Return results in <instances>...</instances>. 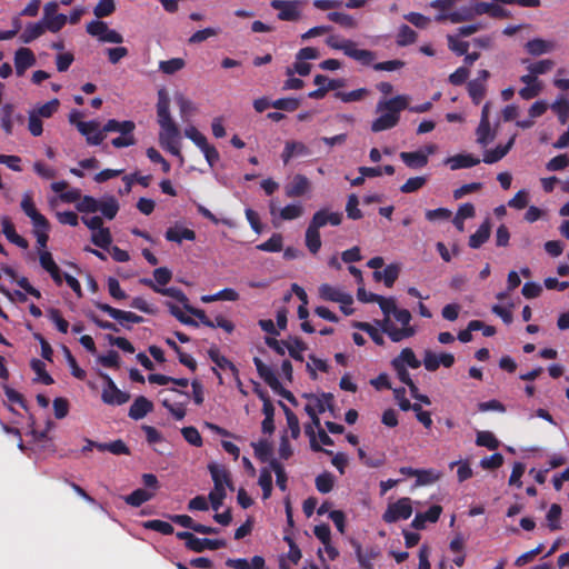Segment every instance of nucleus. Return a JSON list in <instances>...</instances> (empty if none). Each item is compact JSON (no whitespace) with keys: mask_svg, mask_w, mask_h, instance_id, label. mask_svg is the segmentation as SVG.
<instances>
[{"mask_svg":"<svg viewBox=\"0 0 569 569\" xmlns=\"http://www.w3.org/2000/svg\"><path fill=\"white\" fill-rule=\"evenodd\" d=\"M157 116L158 123L161 128V132L159 134L160 146L171 154L178 157L182 164L184 159L179 143L180 131L171 118L170 100L163 89L158 92Z\"/></svg>","mask_w":569,"mask_h":569,"instance_id":"f257e3e1","label":"nucleus"},{"mask_svg":"<svg viewBox=\"0 0 569 569\" xmlns=\"http://www.w3.org/2000/svg\"><path fill=\"white\" fill-rule=\"evenodd\" d=\"M408 97L398 94L387 100H380L377 103V112L381 114L371 123L372 132H381L395 128L400 120V113L408 108Z\"/></svg>","mask_w":569,"mask_h":569,"instance_id":"f03ea898","label":"nucleus"},{"mask_svg":"<svg viewBox=\"0 0 569 569\" xmlns=\"http://www.w3.org/2000/svg\"><path fill=\"white\" fill-rule=\"evenodd\" d=\"M328 47L335 50H341L343 53L363 66H370L376 59V53L366 49H357L352 40L341 39L338 36H329L326 40Z\"/></svg>","mask_w":569,"mask_h":569,"instance_id":"7ed1b4c3","label":"nucleus"},{"mask_svg":"<svg viewBox=\"0 0 569 569\" xmlns=\"http://www.w3.org/2000/svg\"><path fill=\"white\" fill-rule=\"evenodd\" d=\"M393 316L396 320L402 325L401 329L395 327L389 318H385L380 322L382 331L388 335L391 341L399 342L406 338L412 337L416 333L415 328L409 325L411 320V313L409 310L397 309Z\"/></svg>","mask_w":569,"mask_h":569,"instance_id":"20e7f679","label":"nucleus"},{"mask_svg":"<svg viewBox=\"0 0 569 569\" xmlns=\"http://www.w3.org/2000/svg\"><path fill=\"white\" fill-rule=\"evenodd\" d=\"M179 540H183L186 548L193 552H203L204 550H218L227 546L223 539L198 538L189 531H178L176 533Z\"/></svg>","mask_w":569,"mask_h":569,"instance_id":"39448f33","label":"nucleus"},{"mask_svg":"<svg viewBox=\"0 0 569 569\" xmlns=\"http://www.w3.org/2000/svg\"><path fill=\"white\" fill-rule=\"evenodd\" d=\"M99 376L104 381L101 399L106 405L121 406L129 401L130 395L120 390L108 373L100 372Z\"/></svg>","mask_w":569,"mask_h":569,"instance_id":"423d86ee","label":"nucleus"},{"mask_svg":"<svg viewBox=\"0 0 569 569\" xmlns=\"http://www.w3.org/2000/svg\"><path fill=\"white\" fill-rule=\"evenodd\" d=\"M412 515L410 498H400L393 503H389L382 515V520L387 523H395L399 520H407Z\"/></svg>","mask_w":569,"mask_h":569,"instance_id":"0eeeda50","label":"nucleus"},{"mask_svg":"<svg viewBox=\"0 0 569 569\" xmlns=\"http://www.w3.org/2000/svg\"><path fill=\"white\" fill-rule=\"evenodd\" d=\"M271 8L278 10V19L281 21H298L301 18L299 0H271Z\"/></svg>","mask_w":569,"mask_h":569,"instance_id":"6e6552de","label":"nucleus"},{"mask_svg":"<svg viewBox=\"0 0 569 569\" xmlns=\"http://www.w3.org/2000/svg\"><path fill=\"white\" fill-rule=\"evenodd\" d=\"M94 306L99 310L108 313L112 319L119 321V323L122 327H124L126 329H131V327L128 325L129 322L141 323L144 321L143 317H141L134 312L120 310V309L113 308L110 305L104 303V302L96 301Z\"/></svg>","mask_w":569,"mask_h":569,"instance_id":"1a4fd4ad","label":"nucleus"},{"mask_svg":"<svg viewBox=\"0 0 569 569\" xmlns=\"http://www.w3.org/2000/svg\"><path fill=\"white\" fill-rule=\"evenodd\" d=\"M78 131L86 136L87 143L90 146H99L106 138L103 128L99 130V122L91 121H79L77 123Z\"/></svg>","mask_w":569,"mask_h":569,"instance_id":"9d476101","label":"nucleus"},{"mask_svg":"<svg viewBox=\"0 0 569 569\" xmlns=\"http://www.w3.org/2000/svg\"><path fill=\"white\" fill-rule=\"evenodd\" d=\"M42 20L47 24L49 31L58 32L64 27L67 22V16L63 13H58L57 2H48L44 6V14Z\"/></svg>","mask_w":569,"mask_h":569,"instance_id":"9b49d317","label":"nucleus"},{"mask_svg":"<svg viewBox=\"0 0 569 569\" xmlns=\"http://www.w3.org/2000/svg\"><path fill=\"white\" fill-rule=\"evenodd\" d=\"M20 206L26 216L31 219L33 227L46 228L48 226V219L37 210L31 192L23 194Z\"/></svg>","mask_w":569,"mask_h":569,"instance_id":"f8f14e48","label":"nucleus"},{"mask_svg":"<svg viewBox=\"0 0 569 569\" xmlns=\"http://www.w3.org/2000/svg\"><path fill=\"white\" fill-rule=\"evenodd\" d=\"M342 218L343 216L341 212H331L323 208L313 213L309 224L320 230V228H323L327 224H341Z\"/></svg>","mask_w":569,"mask_h":569,"instance_id":"ddd939ff","label":"nucleus"},{"mask_svg":"<svg viewBox=\"0 0 569 569\" xmlns=\"http://www.w3.org/2000/svg\"><path fill=\"white\" fill-rule=\"evenodd\" d=\"M140 283L144 284L157 293L173 298L178 302L182 303L183 308H186V306L189 303V299L186 293L177 287L161 288L157 286L152 279L149 278L141 279Z\"/></svg>","mask_w":569,"mask_h":569,"instance_id":"4468645a","label":"nucleus"},{"mask_svg":"<svg viewBox=\"0 0 569 569\" xmlns=\"http://www.w3.org/2000/svg\"><path fill=\"white\" fill-rule=\"evenodd\" d=\"M319 297L326 301L339 302L341 305H352L353 299L349 293L340 291L338 288L323 283L319 287Z\"/></svg>","mask_w":569,"mask_h":569,"instance_id":"2eb2a0df","label":"nucleus"},{"mask_svg":"<svg viewBox=\"0 0 569 569\" xmlns=\"http://www.w3.org/2000/svg\"><path fill=\"white\" fill-rule=\"evenodd\" d=\"M310 189L309 179L300 173L293 176L292 180L286 184L284 193L288 198H299L305 196Z\"/></svg>","mask_w":569,"mask_h":569,"instance_id":"dca6fc26","label":"nucleus"},{"mask_svg":"<svg viewBox=\"0 0 569 569\" xmlns=\"http://www.w3.org/2000/svg\"><path fill=\"white\" fill-rule=\"evenodd\" d=\"M441 512V506L432 505L427 511L418 512L415 516L411 526L417 530L425 529L426 522H437L440 518Z\"/></svg>","mask_w":569,"mask_h":569,"instance_id":"f3484780","label":"nucleus"},{"mask_svg":"<svg viewBox=\"0 0 569 569\" xmlns=\"http://www.w3.org/2000/svg\"><path fill=\"white\" fill-rule=\"evenodd\" d=\"M208 469L210 471L214 488H217L218 482L220 485V488L226 489V487H228L230 490H234L233 483L230 478V472L224 466L209 463Z\"/></svg>","mask_w":569,"mask_h":569,"instance_id":"a211bd4d","label":"nucleus"},{"mask_svg":"<svg viewBox=\"0 0 569 569\" xmlns=\"http://www.w3.org/2000/svg\"><path fill=\"white\" fill-rule=\"evenodd\" d=\"M36 63V56L29 48H19L14 53V67L18 76H22L24 71Z\"/></svg>","mask_w":569,"mask_h":569,"instance_id":"6ab92c4d","label":"nucleus"},{"mask_svg":"<svg viewBox=\"0 0 569 569\" xmlns=\"http://www.w3.org/2000/svg\"><path fill=\"white\" fill-rule=\"evenodd\" d=\"M310 149L300 141H287L281 153V159L284 164H288L289 161L295 157H303L309 156Z\"/></svg>","mask_w":569,"mask_h":569,"instance_id":"aec40b11","label":"nucleus"},{"mask_svg":"<svg viewBox=\"0 0 569 569\" xmlns=\"http://www.w3.org/2000/svg\"><path fill=\"white\" fill-rule=\"evenodd\" d=\"M153 410V403L143 396H139L134 399L129 408L128 416L133 420H140L144 418L149 412Z\"/></svg>","mask_w":569,"mask_h":569,"instance_id":"412c9836","label":"nucleus"},{"mask_svg":"<svg viewBox=\"0 0 569 569\" xmlns=\"http://www.w3.org/2000/svg\"><path fill=\"white\" fill-rule=\"evenodd\" d=\"M1 226L3 234L11 243L18 246L21 249H27L29 247L28 240L17 233L14 224L9 217H2Z\"/></svg>","mask_w":569,"mask_h":569,"instance_id":"4be33fe9","label":"nucleus"},{"mask_svg":"<svg viewBox=\"0 0 569 569\" xmlns=\"http://www.w3.org/2000/svg\"><path fill=\"white\" fill-rule=\"evenodd\" d=\"M253 363L256 366L257 372L259 377L271 388L277 389L280 387V381L277 378L274 371L267 366L259 357L253 358Z\"/></svg>","mask_w":569,"mask_h":569,"instance_id":"5701e85b","label":"nucleus"},{"mask_svg":"<svg viewBox=\"0 0 569 569\" xmlns=\"http://www.w3.org/2000/svg\"><path fill=\"white\" fill-rule=\"evenodd\" d=\"M451 170L471 168L480 163V159L471 153H459L446 160Z\"/></svg>","mask_w":569,"mask_h":569,"instance_id":"b1692460","label":"nucleus"},{"mask_svg":"<svg viewBox=\"0 0 569 569\" xmlns=\"http://www.w3.org/2000/svg\"><path fill=\"white\" fill-rule=\"evenodd\" d=\"M400 159L403 163L411 169H420L428 164V153L423 150L413 152H400Z\"/></svg>","mask_w":569,"mask_h":569,"instance_id":"393cba45","label":"nucleus"},{"mask_svg":"<svg viewBox=\"0 0 569 569\" xmlns=\"http://www.w3.org/2000/svg\"><path fill=\"white\" fill-rule=\"evenodd\" d=\"M164 238L168 241L181 243L183 240L193 241L196 239V232L192 229L177 224L167 229Z\"/></svg>","mask_w":569,"mask_h":569,"instance_id":"a878e982","label":"nucleus"},{"mask_svg":"<svg viewBox=\"0 0 569 569\" xmlns=\"http://www.w3.org/2000/svg\"><path fill=\"white\" fill-rule=\"evenodd\" d=\"M513 143L515 136H512L506 144H499L495 149L487 150L483 154L482 161L489 164L500 161L510 151Z\"/></svg>","mask_w":569,"mask_h":569,"instance_id":"bb28decb","label":"nucleus"},{"mask_svg":"<svg viewBox=\"0 0 569 569\" xmlns=\"http://www.w3.org/2000/svg\"><path fill=\"white\" fill-rule=\"evenodd\" d=\"M555 47L556 44L553 41L543 40L540 38L531 39L525 46L527 52L531 56H541L543 53L551 52Z\"/></svg>","mask_w":569,"mask_h":569,"instance_id":"cd10ccee","label":"nucleus"},{"mask_svg":"<svg viewBox=\"0 0 569 569\" xmlns=\"http://www.w3.org/2000/svg\"><path fill=\"white\" fill-rule=\"evenodd\" d=\"M46 30H48V28L43 20L39 22H30L26 26L23 32L20 34V40L23 43H30L41 37Z\"/></svg>","mask_w":569,"mask_h":569,"instance_id":"c85d7f7f","label":"nucleus"},{"mask_svg":"<svg viewBox=\"0 0 569 569\" xmlns=\"http://www.w3.org/2000/svg\"><path fill=\"white\" fill-rule=\"evenodd\" d=\"M491 226L489 220H485L477 231L472 233L469 238V247L472 249H479L483 243H486L490 237Z\"/></svg>","mask_w":569,"mask_h":569,"instance_id":"c756f323","label":"nucleus"},{"mask_svg":"<svg viewBox=\"0 0 569 569\" xmlns=\"http://www.w3.org/2000/svg\"><path fill=\"white\" fill-rule=\"evenodd\" d=\"M136 123L131 120L118 121L116 119L108 120L103 126L104 134L108 132H120L121 134L133 133Z\"/></svg>","mask_w":569,"mask_h":569,"instance_id":"7c9ffc66","label":"nucleus"},{"mask_svg":"<svg viewBox=\"0 0 569 569\" xmlns=\"http://www.w3.org/2000/svg\"><path fill=\"white\" fill-rule=\"evenodd\" d=\"M305 242L310 253L317 254L322 244L319 229L309 224L306 230Z\"/></svg>","mask_w":569,"mask_h":569,"instance_id":"2f4dec72","label":"nucleus"},{"mask_svg":"<svg viewBox=\"0 0 569 569\" xmlns=\"http://www.w3.org/2000/svg\"><path fill=\"white\" fill-rule=\"evenodd\" d=\"M208 356L209 358L211 359L212 362H214V365L217 367H219L220 369L222 370H230L232 371L234 375L238 373V369L237 367L234 366L233 362H231L228 358H226L224 356L220 355V351L219 349L216 347V346H212L209 350H208Z\"/></svg>","mask_w":569,"mask_h":569,"instance_id":"473e14b6","label":"nucleus"},{"mask_svg":"<svg viewBox=\"0 0 569 569\" xmlns=\"http://www.w3.org/2000/svg\"><path fill=\"white\" fill-rule=\"evenodd\" d=\"M238 299L239 293L232 288H224L213 295H206L201 297V301L204 303H210L219 300L237 301Z\"/></svg>","mask_w":569,"mask_h":569,"instance_id":"72a5a7b5","label":"nucleus"},{"mask_svg":"<svg viewBox=\"0 0 569 569\" xmlns=\"http://www.w3.org/2000/svg\"><path fill=\"white\" fill-rule=\"evenodd\" d=\"M98 211H100L104 218L112 220L119 211V203L114 197H108L103 200H99Z\"/></svg>","mask_w":569,"mask_h":569,"instance_id":"f704fd0d","label":"nucleus"},{"mask_svg":"<svg viewBox=\"0 0 569 569\" xmlns=\"http://www.w3.org/2000/svg\"><path fill=\"white\" fill-rule=\"evenodd\" d=\"M153 496V492H149L146 489L139 488L133 490L130 495L126 496L124 501L131 507H140L144 502L151 500Z\"/></svg>","mask_w":569,"mask_h":569,"instance_id":"c9c22d12","label":"nucleus"},{"mask_svg":"<svg viewBox=\"0 0 569 569\" xmlns=\"http://www.w3.org/2000/svg\"><path fill=\"white\" fill-rule=\"evenodd\" d=\"M418 34L408 24H401L399 27L396 42L399 47H407L417 41Z\"/></svg>","mask_w":569,"mask_h":569,"instance_id":"e433bc0d","label":"nucleus"},{"mask_svg":"<svg viewBox=\"0 0 569 569\" xmlns=\"http://www.w3.org/2000/svg\"><path fill=\"white\" fill-rule=\"evenodd\" d=\"M13 111L14 106L11 103H6L1 108V128L7 136L13 132Z\"/></svg>","mask_w":569,"mask_h":569,"instance_id":"4c0bfd02","label":"nucleus"},{"mask_svg":"<svg viewBox=\"0 0 569 569\" xmlns=\"http://www.w3.org/2000/svg\"><path fill=\"white\" fill-rule=\"evenodd\" d=\"M391 366L396 370L399 380L402 383H405L406 386H408L409 391L410 392H416L417 391V386L413 382V380L411 379L410 373L407 370L406 366L400 363L399 360H392L391 361Z\"/></svg>","mask_w":569,"mask_h":569,"instance_id":"58836bf2","label":"nucleus"},{"mask_svg":"<svg viewBox=\"0 0 569 569\" xmlns=\"http://www.w3.org/2000/svg\"><path fill=\"white\" fill-rule=\"evenodd\" d=\"M91 242L101 249H109L112 242V236L109 228L103 227L93 231L91 236Z\"/></svg>","mask_w":569,"mask_h":569,"instance_id":"ea45409f","label":"nucleus"},{"mask_svg":"<svg viewBox=\"0 0 569 569\" xmlns=\"http://www.w3.org/2000/svg\"><path fill=\"white\" fill-rule=\"evenodd\" d=\"M31 369L37 373V380L46 386H50L54 382L53 378L47 372L46 363L40 359H32L30 361Z\"/></svg>","mask_w":569,"mask_h":569,"instance_id":"a19ab883","label":"nucleus"},{"mask_svg":"<svg viewBox=\"0 0 569 569\" xmlns=\"http://www.w3.org/2000/svg\"><path fill=\"white\" fill-rule=\"evenodd\" d=\"M289 356L297 360V361H303L302 352L307 349L306 342L302 341L299 337H292L290 339V342L287 343V348Z\"/></svg>","mask_w":569,"mask_h":569,"instance_id":"79ce46f5","label":"nucleus"},{"mask_svg":"<svg viewBox=\"0 0 569 569\" xmlns=\"http://www.w3.org/2000/svg\"><path fill=\"white\" fill-rule=\"evenodd\" d=\"M167 308L169 309V312L171 316H173L178 321H180L182 325L191 326V327H199V322L194 320L192 317L187 316L178 306L174 303L167 301L164 303Z\"/></svg>","mask_w":569,"mask_h":569,"instance_id":"37998d69","label":"nucleus"},{"mask_svg":"<svg viewBox=\"0 0 569 569\" xmlns=\"http://www.w3.org/2000/svg\"><path fill=\"white\" fill-rule=\"evenodd\" d=\"M167 308L169 309V312L171 316H173L178 321H180L182 325L191 326V327H199V322L194 320L192 317L187 316L178 306L174 303L167 301L164 303Z\"/></svg>","mask_w":569,"mask_h":569,"instance_id":"c03bdc74","label":"nucleus"},{"mask_svg":"<svg viewBox=\"0 0 569 569\" xmlns=\"http://www.w3.org/2000/svg\"><path fill=\"white\" fill-rule=\"evenodd\" d=\"M315 483L319 492L328 493L333 489L335 476L329 471H325L316 477Z\"/></svg>","mask_w":569,"mask_h":569,"instance_id":"a18cd8bd","label":"nucleus"},{"mask_svg":"<svg viewBox=\"0 0 569 569\" xmlns=\"http://www.w3.org/2000/svg\"><path fill=\"white\" fill-rule=\"evenodd\" d=\"M468 93L475 104H479L486 96V86L481 80H471L468 82Z\"/></svg>","mask_w":569,"mask_h":569,"instance_id":"49530a36","label":"nucleus"},{"mask_svg":"<svg viewBox=\"0 0 569 569\" xmlns=\"http://www.w3.org/2000/svg\"><path fill=\"white\" fill-rule=\"evenodd\" d=\"M186 66V61L182 58H172L159 62V70L164 74H173Z\"/></svg>","mask_w":569,"mask_h":569,"instance_id":"de8ad7c7","label":"nucleus"},{"mask_svg":"<svg viewBox=\"0 0 569 569\" xmlns=\"http://www.w3.org/2000/svg\"><path fill=\"white\" fill-rule=\"evenodd\" d=\"M477 142L481 146H487L493 138L491 133L490 120L480 121L476 131Z\"/></svg>","mask_w":569,"mask_h":569,"instance_id":"09e8293b","label":"nucleus"},{"mask_svg":"<svg viewBox=\"0 0 569 569\" xmlns=\"http://www.w3.org/2000/svg\"><path fill=\"white\" fill-rule=\"evenodd\" d=\"M347 217L351 220H359L363 217L362 211L359 209V199L356 193L348 196L346 203Z\"/></svg>","mask_w":569,"mask_h":569,"instance_id":"8fccbe9b","label":"nucleus"},{"mask_svg":"<svg viewBox=\"0 0 569 569\" xmlns=\"http://www.w3.org/2000/svg\"><path fill=\"white\" fill-rule=\"evenodd\" d=\"M283 238L280 233H273L267 241L257 246L258 250L266 252H279L282 250Z\"/></svg>","mask_w":569,"mask_h":569,"instance_id":"3c124183","label":"nucleus"},{"mask_svg":"<svg viewBox=\"0 0 569 569\" xmlns=\"http://www.w3.org/2000/svg\"><path fill=\"white\" fill-rule=\"evenodd\" d=\"M476 443L479 447H486L489 450H496L499 447V440L490 431H478Z\"/></svg>","mask_w":569,"mask_h":569,"instance_id":"603ef678","label":"nucleus"},{"mask_svg":"<svg viewBox=\"0 0 569 569\" xmlns=\"http://www.w3.org/2000/svg\"><path fill=\"white\" fill-rule=\"evenodd\" d=\"M561 506L558 503H552L549 508L546 519L548 521V527L551 531L559 530L560 527V517H561Z\"/></svg>","mask_w":569,"mask_h":569,"instance_id":"864d4df0","label":"nucleus"},{"mask_svg":"<svg viewBox=\"0 0 569 569\" xmlns=\"http://www.w3.org/2000/svg\"><path fill=\"white\" fill-rule=\"evenodd\" d=\"M252 447L254 449V456L257 459H259L261 462H270L272 447L268 440H260L257 443H252Z\"/></svg>","mask_w":569,"mask_h":569,"instance_id":"5fc2aeb1","label":"nucleus"},{"mask_svg":"<svg viewBox=\"0 0 569 569\" xmlns=\"http://www.w3.org/2000/svg\"><path fill=\"white\" fill-rule=\"evenodd\" d=\"M270 468L276 473V482H277L278 488L281 491L287 490L288 477H287L283 466L277 459H272V460H270Z\"/></svg>","mask_w":569,"mask_h":569,"instance_id":"6e6d98bb","label":"nucleus"},{"mask_svg":"<svg viewBox=\"0 0 569 569\" xmlns=\"http://www.w3.org/2000/svg\"><path fill=\"white\" fill-rule=\"evenodd\" d=\"M143 527L146 529L153 530L166 536L172 535L174 531L171 523L159 519L148 520L143 523Z\"/></svg>","mask_w":569,"mask_h":569,"instance_id":"4d7b16f0","label":"nucleus"},{"mask_svg":"<svg viewBox=\"0 0 569 569\" xmlns=\"http://www.w3.org/2000/svg\"><path fill=\"white\" fill-rule=\"evenodd\" d=\"M258 483L262 489L263 499L270 498L272 492V476L269 469H261Z\"/></svg>","mask_w":569,"mask_h":569,"instance_id":"13d9d810","label":"nucleus"},{"mask_svg":"<svg viewBox=\"0 0 569 569\" xmlns=\"http://www.w3.org/2000/svg\"><path fill=\"white\" fill-rule=\"evenodd\" d=\"M353 327L368 333L369 337L372 339V341L376 345H378V346L385 345V339H383L382 335L372 325H370L368 322H355Z\"/></svg>","mask_w":569,"mask_h":569,"instance_id":"bf43d9fd","label":"nucleus"},{"mask_svg":"<svg viewBox=\"0 0 569 569\" xmlns=\"http://www.w3.org/2000/svg\"><path fill=\"white\" fill-rule=\"evenodd\" d=\"M116 11L114 0H99L93 9V14L98 18H106Z\"/></svg>","mask_w":569,"mask_h":569,"instance_id":"052dcab7","label":"nucleus"},{"mask_svg":"<svg viewBox=\"0 0 569 569\" xmlns=\"http://www.w3.org/2000/svg\"><path fill=\"white\" fill-rule=\"evenodd\" d=\"M99 200L91 196H83L80 201L77 202L76 208L82 213H94L98 211Z\"/></svg>","mask_w":569,"mask_h":569,"instance_id":"680f3d73","label":"nucleus"},{"mask_svg":"<svg viewBox=\"0 0 569 569\" xmlns=\"http://www.w3.org/2000/svg\"><path fill=\"white\" fill-rule=\"evenodd\" d=\"M327 18L330 21H332L343 28H355L357 24L356 20L353 19L352 16L343 13V12H338V11L330 12V13H328Z\"/></svg>","mask_w":569,"mask_h":569,"instance_id":"e2e57ef3","label":"nucleus"},{"mask_svg":"<svg viewBox=\"0 0 569 569\" xmlns=\"http://www.w3.org/2000/svg\"><path fill=\"white\" fill-rule=\"evenodd\" d=\"M303 207L300 203H290L283 207L279 216L282 220H295L302 216Z\"/></svg>","mask_w":569,"mask_h":569,"instance_id":"0e129e2a","label":"nucleus"},{"mask_svg":"<svg viewBox=\"0 0 569 569\" xmlns=\"http://www.w3.org/2000/svg\"><path fill=\"white\" fill-rule=\"evenodd\" d=\"M505 4L500 0H491L489 2L488 16L493 19H508L510 18V11L502 7Z\"/></svg>","mask_w":569,"mask_h":569,"instance_id":"69168bd1","label":"nucleus"},{"mask_svg":"<svg viewBox=\"0 0 569 569\" xmlns=\"http://www.w3.org/2000/svg\"><path fill=\"white\" fill-rule=\"evenodd\" d=\"M393 360H399L400 363L407 365L412 369H418L421 366L420 360L417 359L415 352L410 348H405L401 350L400 355Z\"/></svg>","mask_w":569,"mask_h":569,"instance_id":"338daca9","label":"nucleus"},{"mask_svg":"<svg viewBox=\"0 0 569 569\" xmlns=\"http://www.w3.org/2000/svg\"><path fill=\"white\" fill-rule=\"evenodd\" d=\"M551 109L557 113L561 124L569 120V101L566 99L557 100L551 104Z\"/></svg>","mask_w":569,"mask_h":569,"instance_id":"774afa93","label":"nucleus"}]
</instances>
